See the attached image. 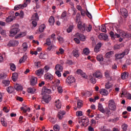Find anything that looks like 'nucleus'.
Here are the masks:
<instances>
[{"instance_id": "obj_1", "label": "nucleus", "mask_w": 131, "mask_h": 131, "mask_svg": "<svg viewBox=\"0 0 131 131\" xmlns=\"http://www.w3.org/2000/svg\"><path fill=\"white\" fill-rule=\"evenodd\" d=\"M129 53V50L128 49H125L123 52L120 53H116L115 55V61H118V60H121L124 58V56L128 55Z\"/></svg>"}, {"instance_id": "obj_2", "label": "nucleus", "mask_w": 131, "mask_h": 131, "mask_svg": "<svg viewBox=\"0 0 131 131\" xmlns=\"http://www.w3.org/2000/svg\"><path fill=\"white\" fill-rule=\"evenodd\" d=\"M120 36H122V37H123L124 38H128V39H131V34L130 33H127L125 32H121L120 33V35L118 34H116L115 35V37H120Z\"/></svg>"}, {"instance_id": "obj_3", "label": "nucleus", "mask_w": 131, "mask_h": 131, "mask_svg": "<svg viewBox=\"0 0 131 131\" xmlns=\"http://www.w3.org/2000/svg\"><path fill=\"white\" fill-rule=\"evenodd\" d=\"M108 107L111 110H113V111H115L116 110V105H115V102L114 100H111L108 101Z\"/></svg>"}, {"instance_id": "obj_4", "label": "nucleus", "mask_w": 131, "mask_h": 131, "mask_svg": "<svg viewBox=\"0 0 131 131\" xmlns=\"http://www.w3.org/2000/svg\"><path fill=\"white\" fill-rule=\"evenodd\" d=\"M19 31H20V29L17 27L11 29L10 31V36H14V35H16Z\"/></svg>"}, {"instance_id": "obj_5", "label": "nucleus", "mask_w": 131, "mask_h": 131, "mask_svg": "<svg viewBox=\"0 0 131 131\" xmlns=\"http://www.w3.org/2000/svg\"><path fill=\"white\" fill-rule=\"evenodd\" d=\"M66 82L68 83V84H71V83L75 82V78L72 76H69L66 79Z\"/></svg>"}, {"instance_id": "obj_6", "label": "nucleus", "mask_w": 131, "mask_h": 131, "mask_svg": "<svg viewBox=\"0 0 131 131\" xmlns=\"http://www.w3.org/2000/svg\"><path fill=\"white\" fill-rule=\"evenodd\" d=\"M90 122V120H89L88 118H86V117H82V125L83 126H88L89 125V123Z\"/></svg>"}, {"instance_id": "obj_7", "label": "nucleus", "mask_w": 131, "mask_h": 131, "mask_svg": "<svg viewBox=\"0 0 131 131\" xmlns=\"http://www.w3.org/2000/svg\"><path fill=\"white\" fill-rule=\"evenodd\" d=\"M36 83H37V78L32 76L30 79V84L32 86H34L36 85Z\"/></svg>"}, {"instance_id": "obj_8", "label": "nucleus", "mask_w": 131, "mask_h": 131, "mask_svg": "<svg viewBox=\"0 0 131 131\" xmlns=\"http://www.w3.org/2000/svg\"><path fill=\"white\" fill-rule=\"evenodd\" d=\"M75 37H77V38H79V39H80V40H81V41H85V36L79 33H77L75 35Z\"/></svg>"}, {"instance_id": "obj_9", "label": "nucleus", "mask_w": 131, "mask_h": 131, "mask_svg": "<svg viewBox=\"0 0 131 131\" xmlns=\"http://www.w3.org/2000/svg\"><path fill=\"white\" fill-rule=\"evenodd\" d=\"M120 12L122 15L124 17V18H127V16H128V13L127 12V10L125 8H121L120 9Z\"/></svg>"}, {"instance_id": "obj_10", "label": "nucleus", "mask_w": 131, "mask_h": 131, "mask_svg": "<svg viewBox=\"0 0 131 131\" xmlns=\"http://www.w3.org/2000/svg\"><path fill=\"white\" fill-rule=\"evenodd\" d=\"M94 77H96V78H99V79L100 78H102L103 77V75H102V73L100 72L99 71H97L95 72V73L93 74Z\"/></svg>"}, {"instance_id": "obj_11", "label": "nucleus", "mask_w": 131, "mask_h": 131, "mask_svg": "<svg viewBox=\"0 0 131 131\" xmlns=\"http://www.w3.org/2000/svg\"><path fill=\"white\" fill-rule=\"evenodd\" d=\"M78 28L81 31H85V24H81V22H79L78 24Z\"/></svg>"}, {"instance_id": "obj_12", "label": "nucleus", "mask_w": 131, "mask_h": 131, "mask_svg": "<svg viewBox=\"0 0 131 131\" xmlns=\"http://www.w3.org/2000/svg\"><path fill=\"white\" fill-rule=\"evenodd\" d=\"M19 45V42L17 40H11L9 41L8 46L9 47H15Z\"/></svg>"}, {"instance_id": "obj_13", "label": "nucleus", "mask_w": 131, "mask_h": 131, "mask_svg": "<svg viewBox=\"0 0 131 131\" xmlns=\"http://www.w3.org/2000/svg\"><path fill=\"white\" fill-rule=\"evenodd\" d=\"M21 111H23V113H26V112H29L30 111V108L28 107L27 105H24L20 107Z\"/></svg>"}, {"instance_id": "obj_14", "label": "nucleus", "mask_w": 131, "mask_h": 131, "mask_svg": "<svg viewBox=\"0 0 131 131\" xmlns=\"http://www.w3.org/2000/svg\"><path fill=\"white\" fill-rule=\"evenodd\" d=\"M44 77L46 80H52L53 78H54V77L52 76V75L49 73L46 74L44 76Z\"/></svg>"}, {"instance_id": "obj_15", "label": "nucleus", "mask_w": 131, "mask_h": 131, "mask_svg": "<svg viewBox=\"0 0 131 131\" xmlns=\"http://www.w3.org/2000/svg\"><path fill=\"white\" fill-rule=\"evenodd\" d=\"M72 54L73 56H74V57H75V58H78V57H79V55L80 54V53H79V51L77 49H74L72 51Z\"/></svg>"}, {"instance_id": "obj_16", "label": "nucleus", "mask_w": 131, "mask_h": 131, "mask_svg": "<svg viewBox=\"0 0 131 131\" xmlns=\"http://www.w3.org/2000/svg\"><path fill=\"white\" fill-rule=\"evenodd\" d=\"M65 114H66V112H65L64 111H60L58 113L57 117L59 118V119H62Z\"/></svg>"}, {"instance_id": "obj_17", "label": "nucleus", "mask_w": 131, "mask_h": 131, "mask_svg": "<svg viewBox=\"0 0 131 131\" xmlns=\"http://www.w3.org/2000/svg\"><path fill=\"white\" fill-rule=\"evenodd\" d=\"M6 90L8 94H13L15 89L12 86H9L6 88Z\"/></svg>"}, {"instance_id": "obj_18", "label": "nucleus", "mask_w": 131, "mask_h": 131, "mask_svg": "<svg viewBox=\"0 0 131 131\" xmlns=\"http://www.w3.org/2000/svg\"><path fill=\"white\" fill-rule=\"evenodd\" d=\"M101 47H102V43L99 42L97 45H96L94 48V52H95V53H98V52L100 51Z\"/></svg>"}, {"instance_id": "obj_19", "label": "nucleus", "mask_w": 131, "mask_h": 131, "mask_svg": "<svg viewBox=\"0 0 131 131\" xmlns=\"http://www.w3.org/2000/svg\"><path fill=\"white\" fill-rule=\"evenodd\" d=\"M51 96L49 95H46L43 96V100H45L46 103H47V104L50 102V101H51Z\"/></svg>"}, {"instance_id": "obj_20", "label": "nucleus", "mask_w": 131, "mask_h": 131, "mask_svg": "<svg viewBox=\"0 0 131 131\" xmlns=\"http://www.w3.org/2000/svg\"><path fill=\"white\" fill-rule=\"evenodd\" d=\"M55 106L57 109H61L62 103H61V100L58 99L55 101Z\"/></svg>"}, {"instance_id": "obj_21", "label": "nucleus", "mask_w": 131, "mask_h": 131, "mask_svg": "<svg viewBox=\"0 0 131 131\" xmlns=\"http://www.w3.org/2000/svg\"><path fill=\"white\" fill-rule=\"evenodd\" d=\"M100 93L101 95H102V96H108V95H109V93L108 92V91L104 89H101L100 90Z\"/></svg>"}, {"instance_id": "obj_22", "label": "nucleus", "mask_w": 131, "mask_h": 131, "mask_svg": "<svg viewBox=\"0 0 131 131\" xmlns=\"http://www.w3.org/2000/svg\"><path fill=\"white\" fill-rule=\"evenodd\" d=\"M25 35H26V32H22L18 34L17 35H16L15 37V38H16V39L18 38H20V37H23L24 36H25Z\"/></svg>"}, {"instance_id": "obj_23", "label": "nucleus", "mask_w": 131, "mask_h": 131, "mask_svg": "<svg viewBox=\"0 0 131 131\" xmlns=\"http://www.w3.org/2000/svg\"><path fill=\"white\" fill-rule=\"evenodd\" d=\"M42 92L45 94H51V93H52V90L49 89H47L46 86H44L42 88Z\"/></svg>"}, {"instance_id": "obj_24", "label": "nucleus", "mask_w": 131, "mask_h": 131, "mask_svg": "<svg viewBox=\"0 0 131 131\" xmlns=\"http://www.w3.org/2000/svg\"><path fill=\"white\" fill-rule=\"evenodd\" d=\"M12 79L13 81H17V79H18V73H14L12 74Z\"/></svg>"}, {"instance_id": "obj_25", "label": "nucleus", "mask_w": 131, "mask_h": 131, "mask_svg": "<svg viewBox=\"0 0 131 131\" xmlns=\"http://www.w3.org/2000/svg\"><path fill=\"white\" fill-rule=\"evenodd\" d=\"M27 59V55H24L23 56V57L21 58H20L19 61V64L24 63V62H25L26 61Z\"/></svg>"}, {"instance_id": "obj_26", "label": "nucleus", "mask_w": 131, "mask_h": 131, "mask_svg": "<svg viewBox=\"0 0 131 131\" xmlns=\"http://www.w3.org/2000/svg\"><path fill=\"white\" fill-rule=\"evenodd\" d=\"M98 110L100 112L102 113H105V110H104V108H103V105L101 103H98Z\"/></svg>"}, {"instance_id": "obj_27", "label": "nucleus", "mask_w": 131, "mask_h": 131, "mask_svg": "<svg viewBox=\"0 0 131 131\" xmlns=\"http://www.w3.org/2000/svg\"><path fill=\"white\" fill-rule=\"evenodd\" d=\"M96 59L99 62H102L104 61V58H103V55L101 54L98 55L96 57Z\"/></svg>"}, {"instance_id": "obj_28", "label": "nucleus", "mask_w": 131, "mask_h": 131, "mask_svg": "<svg viewBox=\"0 0 131 131\" xmlns=\"http://www.w3.org/2000/svg\"><path fill=\"white\" fill-rule=\"evenodd\" d=\"M55 69L56 71H62L63 70V67L59 64H57L55 66Z\"/></svg>"}, {"instance_id": "obj_29", "label": "nucleus", "mask_w": 131, "mask_h": 131, "mask_svg": "<svg viewBox=\"0 0 131 131\" xmlns=\"http://www.w3.org/2000/svg\"><path fill=\"white\" fill-rule=\"evenodd\" d=\"M128 77V73H126V72H124L122 73L121 75V78L122 79H126V78H127Z\"/></svg>"}, {"instance_id": "obj_30", "label": "nucleus", "mask_w": 131, "mask_h": 131, "mask_svg": "<svg viewBox=\"0 0 131 131\" xmlns=\"http://www.w3.org/2000/svg\"><path fill=\"white\" fill-rule=\"evenodd\" d=\"M14 89L16 91H22L23 90V88H22V86L19 85V84H16L14 85Z\"/></svg>"}, {"instance_id": "obj_31", "label": "nucleus", "mask_w": 131, "mask_h": 131, "mask_svg": "<svg viewBox=\"0 0 131 131\" xmlns=\"http://www.w3.org/2000/svg\"><path fill=\"white\" fill-rule=\"evenodd\" d=\"M49 23L50 25H54V24L55 23V18L53 16H51L49 19Z\"/></svg>"}, {"instance_id": "obj_32", "label": "nucleus", "mask_w": 131, "mask_h": 131, "mask_svg": "<svg viewBox=\"0 0 131 131\" xmlns=\"http://www.w3.org/2000/svg\"><path fill=\"white\" fill-rule=\"evenodd\" d=\"M2 83H3L4 86H9V85H10V81L8 80H4L2 81Z\"/></svg>"}, {"instance_id": "obj_33", "label": "nucleus", "mask_w": 131, "mask_h": 131, "mask_svg": "<svg viewBox=\"0 0 131 131\" xmlns=\"http://www.w3.org/2000/svg\"><path fill=\"white\" fill-rule=\"evenodd\" d=\"M22 48H23V51H24V52H26V50L28 49V45H27V43L25 42L22 45Z\"/></svg>"}, {"instance_id": "obj_34", "label": "nucleus", "mask_w": 131, "mask_h": 131, "mask_svg": "<svg viewBox=\"0 0 131 131\" xmlns=\"http://www.w3.org/2000/svg\"><path fill=\"white\" fill-rule=\"evenodd\" d=\"M36 75H38V76H39L40 74H43V70L39 69V70L36 71Z\"/></svg>"}, {"instance_id": "obj_35", "label": "nucleus", "mask_w": 131, "mask_h": 131, "mask_svg": "<svg viewBox=\"0 0 131 131\" xmlns=\"http://www.w3.org/2000/svg\"><path fill=\"white\" fill-rule=\"evenodd\" d=\"M113 54H114V53L113 51H110L106 53L105 57L106 58H111Z\"/></svg>"}, {"instance_id": "obj_36", "label": "nucleus", "mask_w": 131, "mask_h": 131, "mask_svg": "<svg viewBox=\"0 0 131 131\" xmlns=\"http://www.w3.org/2000/svg\"><path fill=\"white\" fill-rule=\"evenodd\" d=\"M89 79H90L91 83H93L94 84H95V83H96V79L93 78V76L90 75L89 76Z\"/></svg>"}, {"instance_id": "obj_37", "label": "nucleus", "mask_w": 131, "mask_h": 131, "mask_svg": "<svg viewBox=\"0 0 131 131\" xmlns=\"http://www.w3.org/2000/svg\"><path fill=\"white\" fill-rule=\"evenodd\" d=\"M28 92L30 94H34L35 92V89L29 88L28 89Z\"/></svg>"}, {"instance_id": "obj_38", "label": "nucleus", "mask_w": 131, "mask_h": 131, "mask_svg": "<svg viewBox=\"0 0 131 131\" xmlns=\"http://www.w3.org/2000/svg\"><path fill=\"white\" fill-rule=\"evenodd\" d=\"M104 76L106 77V78H110V71L106 70L104 72Z\"/></svg>"}, {"instance_id": "obj_39", "label": "nucleus", "mask_w": 131, "mask_h": 131, "mask_svg": "<svg viewBox=\"0 0 131 131\" xmlns=\"http://www.w3.org/2000/svg\"><path fill=\"white\" fill-rule=\"evenodd\" d=\"M39 58L40 59H43L44 60H46V59H47V55L46 54H42L41 53L39 56Z\"/></svg>"}, {"instance_id": "obj_40", "label": "nucleus", "mask_w": 131, "mask_h": 131, "mask_svg": "<svg viewBox=\"0 0 131 131\" xmlns=\"http://www.w3.org/2000/svg\"><path fill=\"white\" fill-rule=\"evenodd\" d=\"M82 107V101L78 100L77 101V108H80Z\"/></svg>"}, {"instance_id": "obj_41", "label": "nucleus", "mask_w": 131, "mask_h": 131, "mask_svg": "<svg viewBox=\"0 0 131 131\" xmlns=\"http://www.w3.org/2000/svg\"><path fill=\"white\" fill-rule=\"evenodd\" d=\"M14 20V18H13V17L12 16H8L7 18H6V21L7 22V23H9V22H12Z\"/></svg>"}, {"instance_id": "obj_42", "label": "nucleus", "mask_w": 131, "mask_h": 131, "mask_svg": "<svg viewBox=\"0 0 131 131\" xmlns=\"http://www.w3.org/2000/svg\"><path fill=\"white\" fill-rule=\"evenodd\" d=\"M84 55H89V54H90V49H89V48H84L83 49V51Z\"/></svg>"}, {"instance_id": "obj_43", "label": "nucleus", "mask_w": 131, "mask_h": 131, "mask_svg": "<svg viewBox=\"0 0 131 131\" xmlns=\"http://www.w3.org/2000/svg\"><path fill=\"white\" fill-rule=\"evenodd\" d=\"M23 7V5H16L14 7V11H17L19 10V9H22Z\"/></svg>"}, {"instance_id": "obj_44", "label": "nucleus", "mask_w": 131, "mask_h": 131, "mask_svg": "<svg viewBox=\"0 0 131 131\" xmlns=\"http://www.w3.org/2000/svg\"><path fill=\"white\" fill-rule=\"evenodd\" d=\"M10 66L11 70L12 71H15L16 70V66H15L14 63H10Z\"/></svg>"}, {"instance_id": "obj_45", "label": "nucleus", "mask_w": 131, "mask_h": 131, "mask_svg": "<svg viewBox=\"0 0 131 131\" xmlns=\"http://www.w3.org/2000/svg\"><path fill=\"white\" fill-rule=\"evenodd\" d=\"M46 28V26L45 25H42V26L39 27V30L40 32H43V30Z\"/></svg>"}, {"instance_id": "obj_46", "label": "nucleus", "mask_w": 131, "mask_h": 131, "mask_svg": "<svg viewBox=\"0 0 131 131\" xmlns=\"http://www.w3.org/2000/svg\"><path fill=\"white\" fill-rule=\"evenodd\" d=\"M128 127V126L126 124H123L122 125V128L123 130H124V131L127 130V127Z\"/></svg>"}, {"instance_id": "obj_47", "label": "nucleus", "mask_w": 131, "mask_h": 131, "mask_svg": "<svg viewBox=\"0 0 131 131\" xmlns=\"http://www.w3.org/2000/svg\"><path fill=\"white\" fill-rule=\"evenodd\" d=\"M53 129L55 131L60 130V126H59V125L56 124L53 126Z\"/></svg>"}, {"instance_id": "obj_48", "label": "nucleus", "mask_w": 131, "mask_h": 131, "mask_svg": "<svg viewBox=\"0 0 131 131\" xmlns=\"http://www.w3.org/2000/svg\"><path fill=\"white\" fill-rule=\"evenodd\" d=\"M110 82H107L105 84V89H106V90H109V89H111V88H112V85H110Z\"/></svg>"}, {"instance_id": "obj_49", "label": "nucleus", "mask_w": 131, "mask_h": 131, "mask_svg": "<svg viewBox=\"0 0 131 131\" xmlns=\"http://www.w3.org/2000/svg\"><path fill=\"white\" fill-rule=\"evenodd\" d=\"M115 50H118L119 49H121V48H122V45H116L114 47Z\"/></svg>"}, {"instance_id": "obj_50", "label": "nucleus", "mask_w": 131, "mask_h": 131, "mask_svg": "<svg viewBox=\"0 0 131 131\" xmlns=\"http://www.w3.org/2000/svg\"><path fill=\"white\" fill-rule=\"evenodd\" d=\"M31 0H26V2L23 5L24 8H26L27 7V4H30Z\"/></svg>"}, {"instance_id": "obj_51", "label": "nucleus", "mask_w": 131, "mask_h": 131, "mask_svg": "<svg viewBox=\"0 0 131 131\" xmlns=\"http://www.w3.org/2000/svg\"><path fill=\"white\" fill-rule=\"evenodd\" d=\"M34 20H35V21H38V20H39V18L38 17V14H37V13H34Z\"/></svg>"}, {"instance_id": "obj_52", "label": "nucleus", "mask_w": 131, "mask_h": 131, "mask_svg": "<svg viewBox=\"0 0 131 131\" xmlns=\"http://www.w3.org/2000/svg\"><path fill=\"white\" fill-rule=\"evenodd\" d=\"M53 83H54V84H55L56 86L59 85V84H60V80L59 79L54 80Z\"/></svg>"}, {"instance_id": "obj_53", "label": "nucleus", "mask_w": 131, "mask_h": 131, "mask_svg": "<svg viewBox=\"0 0 131 131\" xmlns=\"http://www.w3.org/2000/svg\"><path fill=\"white\" fill-rule=\"evenodd\" d=\"M7 77V74L3 73L0 74V79H5Z\"/></svg>"}, {"instance_id": "obj_54", "label": "nucleus", "mask_w": 131, "mask_h": 131, "mask_svg": "<svg viewBox=\"0 0 131 131\" xmlns=\"http://www.w3.org/2000/svg\"><path fill=\"white\" fill-rule=\"evenodd\" d=\"M1 123L2 124V125H3V126H5V127H7V122H6L4 121V119H1Z\"/></svg>"}, {"instance_id": "obj_55", "label": "nucleus", "mask_w": 131, "mask_h": 131, "mask_svg": "<svg viewBox=\"0 0 131 131\" xmlns=\"http://www.w3.org/2000/svg\"><path fill=\"white\" fill-rule=\"evenodd\" d=\"M105 112V113L106 114H107L108 115H109V114H111V113L110 112V109H109L107 107H106L104 110V113Z\"/></svg>"}, {"instance_id": "obj_56", "label": "nucleus", "mask_w": 131, "mask_h": 131, "mask_svg": "<svg viewBox=\"0 0 131 131\" xmlns=\"http://www.w3.org/2000/svg\"><path fill=\"white\" fill-rule=\"evenodd\" d=\"M66 16H67V12L64 11L61 14V19H64V18L66 17Z\"/></svg>"}, {"instance_id": "obj_57", "label": "nucleus", "mask_w": 131, "mask_h": 131, "mask_svg": "<svg viewBox=\"0 0 131 131\" xmlns=\"http://www.w3.org/2000/svg\"><path fill=\"white\" fill-rule=\"evenodd\" d=\"M73 29V26H70L69 28H68V29H67V32L68 33H70V32H71V31H72Z\"/></svg>"}, {"instance_id": "obj_58", "label": "nucleus", "mask_w": 131, "mask_h": 131, "mask_svg": "<svg viewBox=\"0 0 131 131\" xmlns=\"http://www.w3.org/2000/svg\"><path fill=\"white\" fill-rule=\"evenodd\" d=\"M86 30L88 32H91V30H92V25H89L88 27L86 28Z\"/></svg>"}, {"instance_id": "obj_59", "label": "nucleus", "mask_w": 131, "mask_h": 131, "mask_svg": "<svg viewBox=\"0 0 131 131\" xmlns=\"http://www.w3.org/2000/svg\"><path fill=\"white\" fill-rule=\"evenodd\" d=\"M101 31H102V32H106V26H101Z\"/></svg>"}, {"instance_id": "obj_60", "label": "nucleus", "mask_w": 131, "mask_h": 131, "mask_svg": "<svg viewBox=\"0 0 131 131\" xmlns=\"http://www.w3.org/2000/svg\"><path fill=\"white\" fill-rule=\"evenodd\" d=\"M48 46H49L48 48V50H49V51H51V50H52V49H54L55 48V46H54V45H48Z\"/></svg>"}, {"instance_id": "obj_61", "label": "nucleus", "mask_w": 131, "mask_h": 131, "mask_svg": "<svg viewBox=\"0 0 131 131\" xmlns=\"http://www.w3.org/2000/svg\"><path fill=\"white\" fill-rule=\"evenodd\" d=\"M0 33H1L2 35H3L4 36V37H6V36H7L6 35V31L2 30V31L0 32Z\"/></svg>"}, {"instance_id": "obj_62", "label": "nucleus", "mask_w": 131, "mask_h": 131, "mask_svg": "<svg viewBox=\"0 0 131 131\" xmlns=\"http://www.w3.org/2000/svg\"><path fill=\"white\" fill-rule=\"evenodd\" d=\"M61 72L59 71H56L55 72V74L58 76V77H61Z\"/></svg>"}, {"instance_id": "obj_63", "label": "nucleus", "mask_w": 131, "mask_h": 131, "mask_svg": "<svg viewBox=\"0 0 131 131\" xmlns=\"http://www.w3.org/2000/svg\"><path fill=\"white\" fill-rule=\"evenodd\" d=\"M126 98L128 99V100H131V94L130 93H126Z\"/></svg>"}, {"instance_id": "obj_64", "label": "nucleus", "mask_w": 131, "mask_h": 131, "mask_svg": "<svg viewBox=\"0 0 131 131\" xmlns=\"http://www.w3.org/2000/svg\"><path fill=\"white\" fill-rule=\"evenodd\" d=\"M49 70H50V67L48 66H45L43 68V70L45 72L49 71Z\"/></svg>"}]
</instances>
